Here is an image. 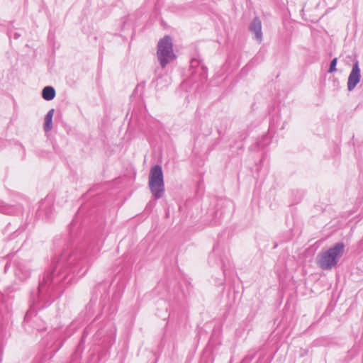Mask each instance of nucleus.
Here are the masks:
<instances>
[{
	"label": "nucleus",
	"mask_w": 363,
	"mask_h": 363,
	"mask_svg": "<svg viewBox=\"0 0 363 363\" xmlns=\"http://www.w3.org/2000/svg\"><path fill=\"white\" fill-rule=\"evenodd\" d=\"M88 259L80 252L64 251L55 264V267L50 274H47L40 283L38 290L42 294L47 285L69 284L73 276L71 274L83 276L88 269Z\"/></svg>",
	"instance_id": "nucleus-1"
},
{
	"label": "nucleus",
	"mask_w": 363,
	"mask_h": 363,
	"mask_svg": "<svg viewBox=\"0 0 363 363\" xmlns=\"http://www.w3.org/2000/svg\"><path fill=\"white\" fill-rule=\"evenodd\" d=\"M344 248L342 242H337L328 250L322 252L316 258L318 265L323 270H330L337 264L344 252Z\"/></svg>",
	"instance_id": "nucleus-2"
},
{
	"label": "nucleus",
	"mask_w": 363,
	"mask_h": 363,
	"mask_svg": "<svg viewBox=\"0 0 363 363\" xmlns=\"http://www.w3.org/2000/svg\"><path fill=\"white\" fill-rule=\"evenodd\" d=\"M157 57L162 69L176 60L177 55L173 50L172 38L165 35L161 38L157 43Z\"/></svg>",
	"instance_id": "nucleus-3"
},
{
	"label": "nucleus",
	"mask_w": 363,
	"mask_h": 363,
	"mask_svg": "<svg viewBox=\"0 0 363 363\" xmlns=\"http://www.w3.org/2000/svg\"><path fill=\"white\" fill-rule=\"evenodd\" d=\"M149 187L156 199L162 198L164 194V183L162 167L159 164L152 166L149 174Z\"/></svg>",
	"instance_id": "nucleus-4"
},
{
	"label": "nucleus",
	"mask_w": 363,
	"mask_h": 363,
	"mask_svg": "<svg viewBox=\"0 0 363 363\" xmlns=\"http://www.w3.org/2000/svg\"><path fill=\"white\" fill-rule=\"evenodd\" d=\"M361 71L359 67V62L356 61L352 66L347 81V89L352 91L360 81Z\"/></svg>",
	"instance_id": "nucleus-5"
},
{
	"label": "nucleus",
	"mask_w": 363,
	"mask_h": 363,
	"mask_svg": "<svg viewBox=\"0 0 363 363\" xmlns=\"http://www.w3.org/2000/svg\"><path fill=\"white\" fill-rule=\"evenodd\" d=\"M52 213V201L48 198L40 203L38 214L39 216H45L48 218Z\"/></svg>",
	"instance_id": "nucleus-6"
},
{
	"label": "nucleus",
	"mask_w": 363,
	"mask_h": 363,
	"mask_svg": "<svg viewBox=\"0 0 363 363\" xmlns=\"http://www.w3.org/2000/svg\"><path fill=\"white\" fill-rule=\"evenodd\" d=\"M250 30L255 35V38L259 43L262 40V23L258 17L253 18L250 25Z\"/></svg>",
	"instance_id": "nucleus-7"
},
{
	"label": "nucleus",
	"mask_w": 363,
	"mask_h": 363,
	"mask_svg": "<svg viewBox=\"0 0 363 363\" xmlns=\"http://www.w3.org/2000/svg\"><path fill=\"white\" fill-rule=\"evenodd\" d=\"M55 90L52 86H48L43 88L42 96L45 100L50 101L55 97Z\"/></svg>",
	"instance_id": "nucleus-8"
},
{
	"label": "nucleus",
	"mask_w": 363,
	"mask_h": 363,
	"mask_svg": "<svg viewBox=\"0 0 363 363\" xmlns=\"http://www.w3.org/2000/svg\"><path fill=\"white\" fill-rule=\"evenodd\" d=\"M54 114V109H50L45 117L44 130L45 132L50 131L52 128V117Z\"/></svg>",
	"instance_id": "nucleus-9"
},
{
	"label": "nucleus",
	"mask_w": 363,
	"mask_h": 363,
	"mask_svg": "<svg viewBox=\"0 0 363 363\" xmlns=\"http://www.w3.org/2000/svg\"><path fill=\"white\" fill-rule=\"evenodd\" d=\"M13 211L12 206L7 205L4 202L0 201V212L5 214H11Z\"/></svg>",
	"instance_id": "nucleus-10"
},
{
	"label": "nucleus",
	"mask_w": 363,
	"mask_h": 363,
	"mask_svg": "<svg viewBox=\"0 0 363 363\" xmlns=\"http://www.w3.org/2000/svg\"><path fill=\"white\" fill-rule=\"evenodd\" d=\"M337 59L335 57L331 62L330 65V67L328 69L329 73H333L336 71V65H337Z\"/></svg>",
	"instance_id": "nucleus-11"
},
{
	"label": "nucleus",
	"mask_w": 363,
	"mask_h": 363,
	"mask_svg": "<svg viewBox=\"0 0 363 363\" xmlns=\"http://www.w3.org/2000/svg\"><path fill=\"white\" fill-rule=\"evenodd\" d=\"M30 272L29 270H26L25 272V274L23 275V277L22 278L26 279L30 276Z\"/></svg>",
	"instance_id": "nucleus-12"
},
{
	"label": "nucleus",
	"mask_w": 363,
	"mask_h": 363,
	"mask_svg": "<svg viewBox=\"0 0 363 363\" xmlns=\"http://www.w3.org/2000/svg\"><path fill=\"white\" fill-rule=\"evenodd\" d=\"M19 36H20V35H19L18 33H15L13 34V37H14V38H16V39H17Z\"/></svg>",
	"instance_id": "nucleus-13"
}]
</instances>
